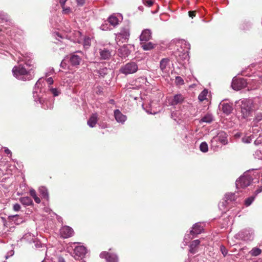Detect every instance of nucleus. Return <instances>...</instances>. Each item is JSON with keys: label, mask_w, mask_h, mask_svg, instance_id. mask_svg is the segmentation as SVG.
<instances>
[{"label": "nucleus", "mask_w": 262, "mask_h": 262, "mask_svg": "<svg viewBox=\"0 0 262 262\" xmlns=\"http://www.w3.org/2000/svg\"><path fill=\"white\" fill-rule=\"evenodd\" d=\"M236 103L239 104L242 118L247 119L252 116L253 112L255 110L252 100L243 99L236 101Z\"/></svg>", "instance_id": "obj_1"}, {"label": "nucleus", "mask_w": 262, "mask_h": 262, "mask_svg": "<svg viewBox=\"0 0 262 262\" xmlns=\"http://www.w3.org/2000/svg\"><path fill=\"white\" fill-rule=\"evenodd\" d=\"M13 75L18 79L26 81L27 80L31 79L33 76L29 71L21 65L15 66L12 69Z\"/></svg>", "instance_id": "obj_2"}, {"label": "nucleus", "mask_w": 262, "mask_h": 262, "mask_svg": "<svg viewBox=\"0 0 262 262\" xmlns=\"http://www.w3.org/2000/svg\"><path fill=\"white\" fill-rule=\"evenodd\" d=\"M178 47L177 51L176 52V56H182L183 58H186L188 56V52L190 48V44L183 39L179 40L176 43Z\"/></svg>", "instance_id": "obj_3"}, {"label": "nucleus", "mask_w": 262, "mask_h": 262, "mask_svg": "<svg viewBox=\"0 0 262 262\" xmlns=\"http://www.w3.org/2000/svg\"><path fill=\"white\" fill-rule=\"evenodd\" d=\"M252 178L251 176L245 173L236 181V187L237 189L245 188L249 186L252 182Z\"/></svg>", "instance_id": "obj_4"}, {"label": "nucleus", "mask_w": 262, "mask_h": 262, "mask_svg": "<svg viewBox=\"0 0 262 262\" xmlns=\"http://www.w3.org/2000/svg\"><path fill=\"white\" fill-rule=\"evenodd\" d=\"M138 70L137 64L135 62L127 63L120 69V72L125 75L132 74L136 73Z\"/></svg>", "instance_id": "obj_5"}, {"label": "nucleus", "mask_w": 262, "mask_h": 262, "mask_svg": "<svg viewBox=\"0 0 262 262\" xmlns=\"http://www.w3.org/2000/svg\"><path fill=\"white\" fill-rule=\"evenodd\" d=\"M86 252V248L84 246H76L74 250L73 257L76 260L81 259L84 257Z\"/></svg>", "instance_id": "obj_6"}, {"label": "nucleus", "mask_w": 262, "mask_h": 262, "mask_svg": "<svg viewBox=\"0 0 262 262\" xmlns=\"http://www.w3.org/2000/svg\"><path fill=\"white\" fill-rule=\"evenodd\" d=\"M129 30L128 28H123L120 32L116 35V40L121 41L122 42L127 41L129 37Z\"/></svg>", "instance_id": "obj_7"}, {"label": "nucleus", "mask_w": 262, "mask_h": 262, "mask_svg": "<svg viewBox=\"0 0 262 262\" xmlns=\"http://www.w3.org/2000/svg\"><path fill=\"white\" fill-rule=\"evenodd\" d=\"M219 140L222 144L226 145L228 143L227 135L224 132H220L216 137H214L211 140V145L214 146V144Z\"/></svg>", "instance_id": "obj_8"}, {"label": "nucleus", "mask_w": 262, "mask_h": 262, "mask_svg": "<svg viewBox=\"0 0 262 262\" xmlns=\"http://www.w3.org/2000/svg\"><path fill=\"white\" fill-rule=\"evenodd\" d=\"M247 85L246 80L243 78H234L232 82V87L233 89L238 91L244 88Z\"/></svg>", "instance_id": "obj_9"}, {"label": "nucleus", "mask_w": 262, "mask_h": 262, "mask_svg": "<svg viewBox=\"0 0 262 262\" xmlns=\"http://www.w3.org/2000/svg\"><path fill=\"white\" fill-rule=\"evenodd\" d=\"M78 54L81 55L82 53L79 51L70 54L68 57L69 62L73 66L79 65L81 62V56Z\"/></svg>", "instance_id": "obj_10"}, {"label": "nucleus", "mask_w": 262, "mask_h": 262, "mask_svg": "<svg viewBox=\"0 0 262 262\" xmlns=\"http://www.w3.org/2000/svg\"><path fill=\"white\" fill-rule=\"evenodd\" d=\"M74 231L69 226H64L60 229V233L61 236L64 238H68L73 235Z\"/></svg>", "instance_id": "obj_11"}, {"label": "nucleus", "mask_w": 262, "mask_h": 262, "mask_svg": "<svg viewBox=\"0 0 262 262\" xmlns=\"http://www.w3.org/2000/svg\"><path fill=\"white\" fill-rule=\"evenodd\" d=\"M101 258H105L107 262H118V258L116 255L108 252H103L100 253Z\"/></svg>", "instance_id": "obj_12"}, {"label": "nucleus", "mask_w": 262, "mask_h": 262, "mask_svg": "<svg viewBox=\"0 0 262 262\" xmlns=\"http://www.w3.org/2000/svg\"><path fill=\"white\" fill-rule=\"evenodd\" d=\"M151 38V30L148 29H144L142 31L140 36V40L141 42H146Z\"/></svg>", "instance_id": "obj_13"}, {"label": "nucleus", "mask_w": 262, "mask_h": 262, "mask_svg": "<svg viewBox=\"0 0 262 262\" xmlns=\"http://www.w3.org/2000/svg\"><path fill=\"white\" fill-rule=\"evenodd\" d=\"M161 70L164 73H167L169 70V59L168 58H163L160 63Z\"/></svg>", "instance_id": "obj_14"}, {"label": "nucleus", "mask_w": 262, "mask_h": 262, "mask_svg": "<svg viewBox=\"0 0 262 262\" xmlns=\"http://www.w3.org/2000/svg\"><path fill=\"white\" fill-rule=\"evenodd\" d=\"M219 106L224 113L226 115L231 114L233 111L232 105L228 103H221Z\"/></svg>", "instance_id": "obj_15"}, {"label": "nucleus", "mask_w": 262, "mask_h": 262, "mask_svg": "<svg viewBox=\"0 0 262 262\" xmlns=\"http://www.w3.org/2000/svg\"><path fill=\"white\" fill-rule=\"evenodd\" d=\"M114 116L116 120L119 123H124L127 119L126 116L122 114L119 110L114 111Z\"/></svg>", "instance_id": "obj_16"}, {"label": "nucleus", "mask_w": 262, "mask_h": 262, "mask_svg": "<svg viewBox=\"0 0 262 262\" xmlns=\"http://www.w3.org/2000/svg\"><path fill=\"white\" fill-rule=\"evenodd\" d=\"M99 54L100 58L102 59H109L112 56V52L106 48H102L99 50Z\"/></svg>", "instance_id": "obj_17"}, {"label": "nucleus", "mask_w": 262, "mask_h": 262, "mask_svg": "<svg viewBox=\"0 0 262 262\" xmlns=\"http://www.w3.org/2000/svg\"><path fill=\"white\" fill-rule=\"evenodd\" d=\"M184 99V97L181 94H177L169 101V104L171 105H176L182 103Z\"/></svg>", "instance_id": "obj_18"}, {"label": "nucleus", "mask_w": 262, "mask_h": 262, "mask_svg": "<svg viewBox=\"0 0 262 262\" xmlns=\"http://www.w3.org/2000/svg\"><path fill=\"white\" fill-rule=\"evenodd\" d=\"M118 55L121 58H126L129 54L130 52L126 46H123L118 49Z\"/></svg>", "instance_id": "obj_19"}, {"label": "nucleus", "mask_w": 262, "mask_h": 262, "mask_svg": "<svg viewBox=\"0 0 262 262\" xmlns=\"http://www.w3.org/2000/svg\"><path fill=\"white\" fill-rule=\"evenodd\" d=\"M203 230V227L200 223L195 224L192 227V229L190 231L192 235H197L202 233Z\"/></svg>", "instance_id": "obj_20"}, {"label": "nucleus", "mask_w": 262, "mask_h": 262, "mask_svg": "<svg viewBox=\"0 0 262 262\" xmlns=\"http://www.w3.org/2000/svg\"><path fill=\"white\" fill-rule=\"evenodd\" d=\"M9 219L16 225H19L24 222L23 217H20L18 215H10Z\"/></svg>", "instance_id": "obj_21"}, {"label": "nucleus", "mask_w": 262, "mask_h": 262, "mask_svg": "<svg viewBox=\"0 0 262 262\" xmlns=\"http://www.w3.org/2000/svg\"><path fill=\"white\" fill-rule=\"evenodd\" d=\"M98 121V116L96 114H93L88 121V125L93 127L95 126Z\"/></svg>", "instance_id": "obj_22"}, {"label": "nucleus", "mask_w": 262, "mask_h": 262, "mask_svg": "<svg viewBox=\"0 0 262 262\" xmlns=\"http://www.w3.org/2000/svg\"><path fill=\"white\" fill-rule=\"evenodd\" d=\"M141 48L144 50V51H148L152 49L155 47V44L151 42H148L147 43H146L145 42H141L140 43Z\"/></svg>", "instance_id": "obj_23"}, {"label": "nucleus", "mask_w": 262, "mask_h": 262, "mask_svg": "<svg viewBox=\"0 0 262 262\" xmlns=\"http://www.w3.org/2000/svg\"><path fill=\"white\" fill-rule=\"evenodd\" d=\"M32 55H26V56H23L22 57L19 58V61H24L27 66L31 67L32 66Z\"/></svg>", "instance_id": "obj_24"}, {"label": "nucleus", "mask_w": 262, "mask_h": 262, "mask_svg": "<svg viewBox=\"0 0 262 262\" xmlns=\"http://www.w3.org/2000/svg\"><path fill=\"white\" fill-rule=\"evenodd\" d=\"M108 21L114 27H115L119 24V20L115 15L110 16L108 18Z\"/></svg>", "instance_id": "obj_25"}, {"label": "nucleus", "mask_w": 262, "mask_h": 262, "mask_svg": "<svg viewBox=\"0 0 262 262\" xmlns=\"http://www.w3.org/2000/svg\"><path fill=\"white\" fill-rule=\"evenodd\" d=\"M200 241L199 239H196L192 241L190 245V252L191 253H195L196 252L195 248L200 244Z\"/></svg>", "instance_id": "obj_26"}, {"label": "nucleus", "mask_w": 262, "mask_h": 262, "mask_svg": "<svg viewBox=\"0 0 262 262\" xmlns=\"http://www.w3.org/2000/svg\"><path fill=\"white\" fill-rule=\"evenodd\" d=\"M39 192L40 194L41 195L42 197L48 200L49 199V194L47 189L45 187H40L39 188Z\"/></svg>", "instance_id": "obj_27"}, {"label": "nucleus", "mask_w": 262, "mask_h": 262, "mask_svg": "<svg viewBox=\"0 0 262 262\" xmlns=\"http://www.w3.org/2000/svg\"><path fill=\"white\" fill-rule=\"evenodd\" d=\"M20 201L23 204L27 206L31 205L32 203L31 199L28 196L21 198Z\"/></svg>", "instance_id": "obj_28"}, {"label": "nucleus", "mask_w": 262, "mask_h": 262, "mask_svg": "<svg viewBox=\"0 0 262 262\" xmlns=\"http://www.w3.org/2000/svg\"><path fill=\"white\" fill-rule=\"evenodd\" d=\"M213 118L211 115L207 114L201 119V122L210 123L212 121Z\"/></svg>", "instance_id": "obj_29"}, {"label": "nucleus", "mask_w": 262, "mask_h": 262, "mask_svg": "<svg viewBox=\"0 0 262 262\" xmlns=\"http://www.w3.org/2000/svg\"><path fill=\"white\" fill-rule=\"evenodd\" d=\"M30 194L31 195V196L34 199L35 202L36 203H40V200L39 199V198H38L37 195H36V191H35V190L34 189H31L30 190Z\"/></svg>", "instance_id": "obj_30"}, {"label": "nucleus", "mask_w": 262, "mask_h": 262, "mask_svg": "<svg viewBox=\"0 0 262 262\" xmlns=\"http://www.w3.org/2000/svg\"><path fill=\"white\" fill-rule=\"evenodd\" d=\"M261 252V250L258 248H254L250 251V254L253 256L259 255Z\"/></svg>", "instance_id": "obj_31"}, {"label": "nucleus", "mask_w": 262, "mask_h": 262, "mask_svg": "<svg viewBox=\"0 0 262 262\" xmlns=\"http://www.w3.org/2000/svg\"><path fill=\"white\" fill-rule=\"evenodd\" d=\"M208 94L207 90H204L199 95L198 99L200 101H203L206 99V96Z\"/></svg>", "instance_id": "obj_32"}, {"label": "nucleus", "mask_w": 262, "mask_h": 262, "mask_svg": "<svg viewBox=\"0 0 262 262\" xmlns=\"http://www.w3.org/2000/svg\"><path fill=\"white\" fill-rule=\"evenodd\" d=\"M254 138V136L251 135L250 136H245L242 138V141L245 143H250Z\"/></svg>", "instance_id": "obj_33"}, {"label": "nucleus", "mask_w": 262, "mask_h": 262, "mask_svg": "<svg viewBox=\"0 0 262 262\" xmlns=\"http://www.w3.org/2000/svg\"><path fill=\"white\" fill-rule=\"evenodd\" d=\"M91 43V39L90 37H86L83 38V45L85 48H89L90 46Z\"/></svg>", "instance_id": "obj_34"}, {"label": "nucleus", "mask_w": 262, "mask_h": 262, "mask_svg": "<svg viewBox=\"0 0 262 262\" xmlns=\"http://www.w3.org/2000/svg\"><path fill=\"white\" fill-rule=\"evenodd\" d=\"M200 149L201 151L203 152H207L208 150V147L207 143L206 142L201 143L200 145Z\"/></svg>", "instance_id": "obj_35"}, {"label": "nucleus", "mask_w": 262, "mask_h": 262, "mask_svg": "<svg viewBox=\"0 0 262 262\" xmlns=\"http://www.w3.org/2000/svg\"><path fill=\"white\" fill-rule=\"evenodd\" d=\"M41 85V82L39 80H38L35 85L34 91H33L34 97H39V96L37 94V91L36 90L37 89H39L40 85Z\"/></svg>", "instance_id": "obj_36"}, {"label": "nucleus", "mask_w": 262, "mask_h": 262, "mask_svg": "<svg viewBox=\"0 0 262 262\" xmlns=\"http://www.w3.org/2000/svg\"><path fill=\"white\" fill-rule=\"evenodd\" d=\"M255 198L254 196H251L247 199H246L245 201V204L247 206H250L253 201H254Z\"/></svg>", "instance_id": "obj_37"}, {"label": "nucleus", "mask_w": 262, "mask_h": 262, "mask_svg": "<svg viewBox=\"0 0 262 262\" xmlns=\"http://www.w3.org/2000/svg\"><path fill=\"white\" fill-rule=\"evenodd\" d=\"M261 120H262V113H258L256 115L254 121L256 123H258Z\"/></svg>", "instance_id": "obj_38"}, {"label": "nucleus", "mask_w": 262, "mask_h": 262, "mask_svg": "<svg viewBox=\"0 0 262 262\" xmlns=\"http://www.w3.org/2000/svg\"><path fill=\"white\" fill-rule=\"evenodd\" d=\"M50 91L53 94L54 96H57L60 93V92L56 88H50Z\"/></svg>", "instance_id": "obj_39"}, {"label": "nucleus", "mask_w": 262, "mask_h": 262, "mask_svg": "<svg viewBox=\"0 0 262 262\" xmlns=\"http://www.w3.org/2000/svg\"><path fill=\"white\" fill-rule=\"evenodd\" d=\"M143 4L148 6V7H151L154 3L153 0H142Z\"/></svg>", "instance_id": "obj_40"}, {"label": "nucleus", "mask_w": 262, "mask_h": 262, "mask_svg": "<svg viewBox=\"0 0 262 262\" xmlns=\"http://www.w3.org/2000/svg\"><path fill=\"white\" fill-rule=\"evenodd\" d=\"M176 83L177 84L182 85L184 84V80L181 77L177 76L176 78Z\"/></svg>", "instance_id": "obj_41"}, {"label": "nucleus", "mask_w": 262, "mask_h": 262, "mask_svg": "<svg viewBox=\"0 0 262 262\" xmlns=\"http://www.w3.org/2000/svg\"><path fill=\"white\" fill-rule=\"evenodd\" d=\"M220 250L222 253V254H223V255L224 256H225L226 255H227V253H228V250H227V249L225 247H224V246H221L220 247Z\"/></svg>", "instance_id": "obj_42"}, {"label": "nucleus", "mask_w": 262, "mask_h": 262, "mask_svg": "<svg viewBox=\"0 0 262 262\" xmlns=\"http://www.w3.org/2000/svg\"><path fill=\"white\" fill-rule=\"evenodd\" d=\"M226 198L228 200H233L234 199V194L233 193H227L226 194Z\"/></svg>", "instance_id": "obj_43"}, {"label": "nucleus", "mask_w": 262, "mask_h": 262, "mask_svg": "<svg viewBox=\"0 0 262 262\" xmlns=\"http://www.w3.org/2000/svg\"><path fill=\"white\" fill-rule=\"evenodd\" d=\"M262 143V137L259 136L254 141V144L256 145H259Z\"/></svg>", "instance_id": "obj_44"}, {"label": "nucleus", "mask_w": 262, "mask_h": 262, "mask_svg": "<svg viewBox=\"0 0 262 262\" xmlns=\"http://www.w3.org/2000/svg\"><path fill=\"white\" fill-rule=\"evenodd\" d=\"M0 18L2 20L7 21L8 15L5 13H2L0 14Z\"/></svg>", "instance_id": "obj_45"}, {"label": "nucleus", "mask_w": 262, "mask_h": 262, "mask_svg": "<svg viewBox=\"0 0 262 262\" xmlns=\"http://www.w3.org/2000/svg\"><path fill=\"white\" fill-rule=\"evenodd\" d=\"M61 7H62V10H63V13L68 14V13H69L70 12L71 9L70 8V7L66 8L64 7V6H61Z\"/></svg>", "instance_id": "obj_46"}, {"label": "nucleus", "mask_w": 262, "mask_h": 262, "mask_svg": "<svg viewBox=\"0 0 262 262\" xmlns=\"http://www.w3.org/2000/svg\"><path fill=\"white\" fill-rule=\"evenodd\" d=\"M100 29L104 31H107L108 30L111 29L110 28H109V27L107 26V24L106 23L102 24L100 27Z\"/></svg>", "instance_id": "obj_47"}, {"label": "nucleus", "mask_w": 262, "mask_h": 262, "mask_svg": "<svg viewBox=\"0 0 262 262\" xmlns=\"http://www.w3.org/2000/svg\"><path fill=\"white\" fill-rule=\"evenodd\" d=\"M13 209L15 211H18L20 209V205L19 204H15L13 205Z\"/></svg>", "instance_id": "obj_48"}, {"label": "nucleus", "mask_w": 262, "mask_h": 262, "mask_svg": "<svg viewBox=\"0 0 262 262\" xmlns=\"http://www.w3.org/2000/svg\"><path fill=\"white\" fill-rule=\"evenodd\" d=\"M54 37L58 40H60V38H62L61 35L58 32H55L54 33Z\"/></svg>", "instance_id": "obj_49"}, {"label": "nucleus", "mask_w": 262, "mask_h": 262, "mask_svg": "<svg viewBox=\"0 0 262 262\" xmlns=\"http://www.w3.org/2000/svg\"><path fill=\"white\" fill-rule=\"evenodd\" d=\"M13 254H14V251L13 250H11L10 251H9L7 255H6L5 256L6 259L8 258L9 257L12 256Z\"/></svg>", "instance_id": "obj_50"}, {"label": "nucleus", "mask_w": 262, "mask_h": 262, "mask_svg": "<svg viewBox=\"0 0 262 262\" xmlns=\"http://www.w3.org/2000/svg\"><path fill=\"white\" fill-rule=\"evenodd\" d=\"M47 82L49 84L51 85V84H53L54 81L52 77H49L47 79Z\"/></svg>", "instance_id": "obj_51"}, {"label": "nucleus", "mask_w": 262, "mask_h": 262, "mask_svg": "<svg viewBox=\"0 0 262 262\" xmlns=\"http://www.w3.org/2000/svg\"><path fill=\"white\" fill-rule=\"evenodd\" d=\"M77 4L78 5H83L85 2V0H76Z\"/></svg>", "instance_id": "obj_52"}, {"label": "nucleus", "mask_w": 262, "mask_h": 262, "mask_svg": "<svg viewBox=\"0 0 262 262\" xmlns=\"http://www.w3.org/2000/svg\"><path fill=\"white\" fill-rule=\"evenodd\" d=\"M195 15V11H189V16L190 17L193 18V16H194Z\"/></svg>", "instance_id": "obj_53"}, {"label": "nucleus", "mask_w": 262, "mask_h": 262, "mask_svg": "<svg viewBox=\"0 0 262 262\" xmlns=\"http://www.w3.org/2000/svg\"><path fill=\"white\" fill-rule=\"evenodd\" d=\"M261 191H262V187L259 188L255 191V195H257V194H258L259 193H260Z\"/></svg>", "instance_id": "obj_54"}, {"label": "nucleus", "mask_w": 262, "mask_h": 262, "mask_svg": "<svg viewBox=\"0 0 262 262\" xmlns=\"http://www.w3.org/2000/svg\"><path fill=\"white\" fill-rule=\"evenodd\" d=\"M67 0H59V3L61 6H64Z\"/></svg>", "instance_id": "obj_55"}, {"label": "nucleus", "mask_w": 262, "mask_h": 262, "mask_svg": "<svg viewBox=\"0 0 262 262\" xmlns=\"http://www.w3.org/2000/svg\"><path fill=\"white\" fill-rule=\"evenodd\" d=\"M5 152L6 154H7L8 155H10L11 156V152L9 149L5 148Z\"/></svg>", "instance_id": "obj_56"}, {"label": "nucleus", "mask_w": 262, "mask_h": 262, "mask_svg": "<svg viewBox=\"0 0 262 262\" xmlns=\"http://www.w3.org/2000/svg\"><path fill=\"white\" fill-rule=\"evenodd\" d=\"M110 103H111V104H114V100H112H112H110Z\"/></svg>", "instance_id": "obj_57"}, {"label": "nucleus", "mask_w": 262, "mask_h": 262, "mask_svg": "<svg viewBox=\"0 0 262 262\" xmlns=\"http://www.w3.org/2000/svg\"><path fill=\"white\" fill-rule=\"evenodd\" d=\"M77 34H78V35H81V33L79 31L77 32Z\"/></svg>", "instance_id": "obj_58"}, {"label": "nucleus", "mask_w": 262, "mask_h": 262, "mask_svg": "<svg viewBox=\"0 0 262 262\" xmlns=\"http://www.w3.org/2000/svg\"><path fill=\"white\" fill-rule=\"evenodd\" d=\"M52 107H53L52 104H50V107H49V108H52Z\"/></svg>", "instance_id": "obj_59"}, {"label": "nucleus", "mask_w": 262, "mask_h": 262, "mask_svg": "<svg viewBox=\"0 0 262 262\" xmlns=\"http://www.w3.org/2000/svg\"><path fill=\"white\" fill-rule=\"evenodd\" d=\"M146 112H147L148 113H149V114H152V113H151V112H149L148 111H146Z\"/></svg>", "instance_id": "obj_60"}, {"label": "nucleus", "mask_w": 262, "mask_h": 262, "mask_svg": "<svg viewBox=\"0 0 262 262\" xmlns=\"http://www.w3.org/2000/svg\"><path fill=\"white\" fill-rule=\"evenodd\" d=\"M222 205H223V206H224V205H224V202H222Z\"/></svg>", "instance_id": "obj_61"}, {"label": "nucleus", "mask_w": 262, "mask_h": 262, "mask_svg": "<svg viewBox=\"0 0 262 262\" xmlns=\"http://www.w3.org/2000/svg\"><path fill=\"white\" fill-rule=\"evenodd\" d=\"M43 108H46L45 107V105H44V104H43Z\"/></svg>", "instance_id": "obj_62"}, {"label": "nucleus", "mask_w": 262, "mask_h": 262, "mask_svg": "<svg viewBox=\"0 0 262 262\" xmlns=\"http://www.w3.org/2000/svg\"><path fill=\"white\" fill-rule=\"evenodd\" d=\"M185 262H187V261H186Z\"/></svg>", "instance_id": "obj_63"}]
</instances>
